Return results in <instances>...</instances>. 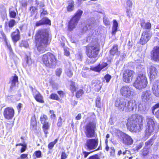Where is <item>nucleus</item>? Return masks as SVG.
Masks as SVG:
<instances>
[{
    "mask_svg": "<svg viewBox=\"0 0 159 159\" xmlns=\"http://www.w3.org/2000/svg\"><path fill=\"white\" fill-rule=\"evenodd\" d=\"M65 55L66 56H68L70 55V53L69 52V49L68 48L64 49Z\"/></svg>",
    "mask_w": 159,
    "mask_h": 159,
    "instance_id": "0e129e2a",
    "label": "nucleus"
},
{
    "mask_svg": "<svg viewBox=\"0 0 159 159\" xmlns=\"http://www.w3.org/2000/svg\"><path fill=\"white\" fill-rule=\"evenodd\" d=\"M57 93L61 98H63L64 97V93L63 91H57Z\"/></svg>",
    "mask_w": 159,
    "mask_h": 159,
    "instance_id": "69168bd1",
    "label": "nucleus"
},
{
    "mask_svg": "<svg viewBox=\"0 0 159 159\" xmlns=\"http://www.w3.org/2000/svg\"><path fill=\"white\" fill-rule=\"evenodd\" d=\"M125 100L123 98H117L115 101V106L117 108L121 109H143L142 105L139 104L138 107L134 100L129 101L127 103L125 102Z\"/></svg>",
    "mask_w": 159,
    "mask_h": 159,
    "instance_id": "20e7f679",
    "label": "nucleus"
},
{
    "mask_svg": "<svg viewBox=\"0 0 159 159\" xmlns=\"http://www.w3.org/2000/svg\"><path fill=\"white\" fill-rule=\"evenodd\" d=\"M32 156L34 159L40 158L42 156V152L40 150L36 151L33 154Z\"/></svg>",
    "mask_w": 159,
    "mask_h": 159,
    "instance_id": "2f4dec72",
    "label": "nucleus"
},
{
    "mask_svg": "<svg viewBox=\"0 0 159 159\" xmlns=\"http://www.w3.org/2000/svg\"><path fill=\"white\" fill-rule=\"evenodd\" d=\"M135 72L131 70H126L123 74V80L126 83H130L135 77Z\"/></svg>",
    "mask_w": 159,
    "mask_h": 159,
    "instance_id": "1a4fd4ad",
    "label": "nucleus"
},
{
    "mask_svg": "<svg viewBox=\"0 0 159 159\" xmlns=\"http://www.w3.org/2000/svg\"><path fill=\"white\" fill-rule=\"evenodd\" d=\"M120 93L125 98H129L134 95L135 92L130 86L126 85L121 87Z\"/></svg>",
    "mask_w": 159,
    "mask_h": 159,
    "instance_id": "0eeeda50",
    "label": "nucleus"
},
{
    "mask_svg": "<svg viewBox=\"0 0 159 159\" xmlns=\"http://www.w3.org/2000/svg\"><path fill=\"white\" fill-rule=\"evenodd\" d=\"M27 148V145L26 144H24V145L22 146L20 150V152L21 153L24 152L26 150Z\"/></svg>",
    "mask_w": 159,
    "mask_h": 159,
    "instance_id": "bf43d9fd",
    "label": "nucleus"
},
{
    "mask_svg": "<svg viewBox=\"0 0 159 159\" xmlns=\"http://www.w3.org/2000/svg\"><path fill=\"white\" fill-rule=\"evenodd\" d=\"M35 39L37 51L43 53L46 51V48L50 43L51 37L47 29L38 30L35 35Z\"/></svg>",
    "mask_w": 159,
    "mask_h": 159,
    "instance_id": "f03ea898",
    "label": "nucleus"
},
{
    "mask_svg": "<svg viewBox=\"0 0 159 159\" xmlns=\"http://www.w3.org/2000/svg\"><path fill=\"white\" fill-rule=\"evenodd\" d=\"M84 133L87 138H91L87 139L85 144L87 149L91 150L96 149L98 146V139L96 133V124L93 121L88 123L83 127Z\"/></svg>",
    "mask_w": 159,
    "mask_h": 159,
    "instance_id": "f257e3e1",
    "label": "nucleus"
},
{
    "mask_svg": "<svg viewBox=\"0 0 159 159\" xmlns=\"http://www.w3.org/2000/svg\"><path fill=\"white\" fill-rule=\"evenodd\" d=\"M92 84L93 87H95L98 90L101 89L102 84L100 81L98 80H93Z\"/></svg>",
    "mask_w": 159,
    "mask_h": 159,
    "instance_id": "bb28decb",
    "label": "nucleus"
},
{
    "mask_svg": "<svg viewBox=\"0 0 159 159\" xmlns=\"http://www.w3.org/2000/svg\"><path fill=\"white\" fill-rule=\"evenodd\" d=\"M10 82L11 83V87H12L15 85L18 82V77L16 75L12 77L10 79Z\"/></svg>",
    "mask_w": 159,
    "mask_h": 159,
    "instance_id": "7c9ffc66",
    "label": "nucleus"
},
{
    "mask_svg": "<svg viewBox=\"0 0 159 159\" xmlns=\"http://www.w3.org/2000/svg\"><path fill=\"white\" fill-rule=\"evenodd\" d=\"M123 143L127 145L132 144L133 143V140L131 137L126 134H124L123 138Z\"/></svg>",
    "mask_w": 159,
    "mask_h": 159,
    "instance_id": "a211bd4d",
    "label": "nucleus"
},
{
    "mask_svg": "<svg viewBox=\"0 0 159 159\" xmlns=\"http://www.w3.org/2000/svg\"><path fill=\"white\" fill-rule=\"evenodd\" d=\"M152 90L153 94L157 97H159V81L155 82L153 84Z\"/></svg>",
    "mask_w": 159,
    "mask_h": 159,
    "instance_id": "dca6fc26",
    "label": "nucleus"
},
{
    "mask_svg": "<svg viewBox=\"0 0 159 159\" xmlns=\"http://www.w3.org/2000/svg\"><path fill=\"white\" fill-rule=\"evenodd\" d=\"M141 98L143 102L147 103L152 99V93L150 90H148L143 92L141 93Z\"/></svg>",
    "mask_w": 159,
    "mask_h": 159,
    "instance_id": "f8f14e48",
    "label": "nucleus"
},
{
    "mask_svg": "<svg viewBox=\"0 0 159 159\" xmlns=\"http://www.w3.org/2000/svg\"><path fill=\"white\" fill-rule=\"evenodd\" d=\"M16 12L14 10H13L12 8H10L9 10L10 17L13 18H15L17 13L16 10Z\"/></svg>",
    "mask_w": 159,
    "mask_h": 159,
    "instance_id": "72a5a7b5",
    "label": "nucleus"
},
{
    "mask_svg": "<svg viewBox=\"0 0 159 159\" xmlns=\"http://www.w3.org/2000/svg\"><path fill=\"white\" fill-rule=\"evenodd\" d=\"M77 87L76 86V83L72 81H70L69 82V89L72 93H74L76 90Z\"/></svg>",
    "mask_w": 159,
    "mask_h": 159,
    "instance_id": "c85d7f7f",
    "label": "nucleus"
},
{
    "mask_svg": "<svg viewBox=\"0 0 159 159\" xmlns=\"http://www.w3.org/2000/svg\"><path fill=\"white\" fill-rule=\"evenodd\" d=\"M94 23H93L92 25H87L85 27H84L83 28V30H85L86 31L87 30L89 29H89H91L93 28V27L94 26Z\"/></svg>",
    "mask_w": 159,
    "mask_h": 159,
    "instance_id": "8fccbe9b",
    "label": "nucleus"
},
{
    "mask_svg": "<svg viewBox=\"0 0 159 159\" xmlns=\"http://www.w3.org/2000/svg\"><path fill=\"white\" fill-rule=\"evenodd\" d=\"M14 119L11 121H9V123L6 124V127L7 129L10 130L12 129L14 125Z\"/></svg>",
    "mask_w": 159,
    "mask_h": 159,
    "instance_id": "4c0bfd02",
    "label": "nucleus"
},
{
    "mask_svg": "<svg viewBox=\"0 0 159 159\" xmlns=\"http://www.w3.org/2000/svg\"><path fill=\"white\" fill-rule=\"evenodd\" d=\"M152 34L149 31L145 30L143 32L140 39V43L141 44H145L150 39Z\"/></svg>",
    "mask_w": 159,
    "mask_h": 159,
    "instance_id": "9d476101",
    "label": "nucleus"
},
{
    "mask_svg": "<svg viewBox=\"0 0 159 159\" xmlns=\"http://www.w3.org/2000/svg\"><path fill=\"white\" fill-rule=\"evenodd\" d=\"M115 150L114 147H111L110 148V156H113L115 155Z\"/></svg>",
    "mask_w": 159,
    "mask_h": 159,
    "instance_id": "09e8293b",
    "label": "nucleus"
},
{
    "mask_svg": "<svg viewBox=\"0 0 159 159\" xmlns=\"http://www.w3.org/2000/svg\"><path fill=\"white\" fill-rule=\"evenodd\" d=\"M84 93V91L82 89H80L76 93V96L78 98H80Z\"/></svg>",
    "mask_w": 159,
    "mask_h": 159,
    "instance_id": "c03bdc74",
    "label": "nucleus"
},
{
    "mask_svg": "<svg viewBox=\"0 0 159 159\" xmlns=\"http://www.w3.org/2000/svg\"><path fill=\"white\" fill-rule=\"evenodd\" d=\"M65 72L67 75L69 77H71L73 75V72L70 69H66V70Z\"/></svg>",
    "mask_w": 159,
    "mask_h": 159,
    "instance_id": "79ce46f5",
    "label": "nucleus"
},
{
    "mask_svg": "<svg viewBox=\"0 0 159 159\" xmlns=\"http://www.w3.org/2000/svg\"><path fill=\"white\" fill-rule=\"evenodd\" d=\"M153 139L152 138H151L148 141L145 143V146H151L153 144Z\"/></svg>",
    "mask_w": 159,
    "mask_h": 159,
    "instance_id": "de8ad7c7",
    "label": "nucleus"
},
{
    "mask_svg": "<svg viewBox=\"0 0 159 159\" xmlns=\"http://www.w3.org/2000/svg\"><path fill=\"white\" fill-rule=\"evenodd\" d=\"M50 23V20L47 18H43L41 20L37 21L35 24V26L39 27L45 24H49Z\"/></svg>",
    "mask_w": 159,
    "mask_h": 159,
    "instance_id": "6ab92c4d",
    "label": "nucleus"
},
{
    "mask_svg": "<svg viewBox=\"0 0 159 159\" xmlns=\"http://www.w3.org/2000/svg\"><path fill=\"white\" fill-rule=\"evenodd\" d=\"M147 126L148 128V130L149 131L151 129V127H152V129H154V127L155 128V125L153 119L150 117L147 118Z\"/></svg>",
    "mask_w": 159,
    "mask_h": 159,
    "instance_id": "aec40b11",
    "label": "nucleus"
},
{
    "mask_svg": "<svg viewBox=\"0 0 159 159\" xmlns=\"http://www.w3.org/2000/svg\"><path fill=\"white\" fill-rule=\"evenodd\" d=\"M88 159H99V158L97 154L91 156L89 157Z\"/></svg>",
    "mask_w": 159,
    "mask_h": 159,
    "instance_id": "e2e57ef3",
    "label": "nucleus"
},
{
    "mask_svg": "<svg viewBox=\"0 0 159 159\" xmlns=\"http://www.w3.org/2000/svg\"><path fill=\"white\" fill-rule=\"evenodd\" d=\"M29 87L32 90L33 95L35 99L39 102H43V97L41 94L36 89H33L32 86H30Z\"/></svg>",
    "mask_w": 159,
    "mask_h": 159,
    "instance_id": "ddd939ff",
    "label": "nucleus"
},
{
    "mask_svg": "<svg viewBox=\"0 0 159 159\" xmlns=\"http://www.w3.org/2000/svg\"><path fill=\"white\" fill-rule=\"evenodd\" d=\"M14 110H4L3 112L4 118L8 120L12 119L14 116Z\"/></svg>",
    "mask_w": 159,
    "mask_h": 159,
    "instance_id": "f3484780",
    "label": "nucleus"
},
{
    "mask_svg": "<svg viewBox=\"0 0 159 159\" xmlns=\"http://www.w3.org/2000/svg\"><path fill=\"white\" fill-rule=\"evenodd\" d=\"M42 124L43 125L42 128L44 134L47 135L48 133V130L50 129V124L48 122H47L42 123Z\"/></svg>",
    "mask_w": 159,
    "mask_h": 159,
    "instance_id": "a878e982",
    "label": "nucleus"
},
{
    "mask_svg": "<svg viewBox=\"0 0 159 159\" xmlns=\"http://www.w3.org/2000/svg\"><path fill=\"white\" fill-rule=\"evenodd\" d=\"M147 84L145 82L140 81L139 80H136L134 84V86L136 89H141L146 87Z\"/></svg>",
    "mask_w": 159,
    "mask_h": 159,
    "instance_id": "2eb2a0df",
    "label": "nucleus"
},
{
    "mask_svg": "<svg viewBox=\"0 0 159 159\" xmlns=\"http://www.w3.org/2000/svg\"><path fill=\"white\" fill-rule=\"evenodd\" d=\"M41 14H40V16L42 17L43 15H45L47 14V11L45 10L44 9L42 8H41L40 11Z\"/></svg>",
    "mask_w": 159,
    "mask_h": 159,
    "instance_id": "603ef678",
    "label": "nucleus"
},
{
    "mask_svg": "<svg viewBox=\"0 0 159 159\" xmlns=\"http://www.w3.org/2000/svg\"><path fill=\"white\" fill-rule=\"evenodd\" d=\"M87 55L90 58H96L99 50V46L97 44L93 46H89L87 48Z\"/></svg>",
    "mask_w": 159,
    "mask_h": 159,
    "instance_id": "6e6552de",
    "label": "nucleus"
},
{
    "mask_svg": "<svg viewBox=\"0 0 159 159\" xmlns=\"http://www.w3.org/2000/svg\"><path fill=\"white\" fill-rule=\"evenodd\" d=\"M84 155V157L85 158H86L90 154V152H86V151H84L83 152Z\"/></svg>",
    "mask_w": 159,
    "mask_h": 159,
    "instance_id": "774afa93",
    "label": "nucleus"
},
{
    "mask_svg": "<svg viewBox=\"0 0 159 159\" xmlns=\"http://www.w3.org/2000/svg\"><path fill=\"white\" fill-rule=\"evenodd\" d=\"M144 119V117L139 114L131 115L127 120L126 126L127 129L134 133L140 132L143 128Z\"/></svg>",
    "mask_w": 159,
    "mask_h": 159,
    "instance_id": "7ed1b4c3",
    "label": "nucleus"
},
{
    "mask_svg": "<svg viewBox=\"0 0 159 159\" xmlns=\"http://www.w3.org/2000/svg\"><path fill=\"white\" fill-rule=\"evenodd\" d=\"M110 54L112 56L117 55L119 56L120 54V52L118 50V45L116 44L114 45L112 49L110 50Z\"/></svg>",
    "mask_w": 159,
    "mask_h": 159,
    "instance_id": "412c9836",
    "label": "nucleus"
},
{
    "mask_svg": "<svg viewBox=\"0 0 159 159\" xmlns=\"http://www.w3.org/2000/svg\"><path fill=\"white\" fill-rule=\"evenodd\" d=\"M37 123L35 116L32 117L30 120V129L33 130L37 129Z\"/></svg>",
    "mask_w": 159,
    "mask_h": 159,
    "instance_id": "393cba45",
    "label": "nucleus"
},
{
    "mask_svg": "<svg viewBox=\"0 0 159 159\" xmlns=\"http://www.w3.org/2000/svg\"><path fill=\"white\" fill-rule=\"evenodd\" d=\"M62 119L61 117L60 116L58 119V121L57 123V125L59 127H61L62 126Z\"/></svg>",
    "mask_w": 159,
    "mask_h": 159,
    "instance_id": "37998d69",
    "label": "nucleus"
},
{
    "mask_svg": "<svg viewBox=\"0 0 159 159\" xmlns=\"http://www.w3.org/2000/svg\"><path fill=\"white\" fill-rule=\"evenodd\" d=\"M68 6L67 7V10L68 11H71L74 10L75 2L73 0H69L68 2Z\"/></svg>",
    "mask_w": 159,
    "mask_h": 159,
    "instance_id": "cd10ccee",
    "label": "nucleus"
},
{
    "mask_svg": "<svg viewBox=\"0 0 159 159\" xmlns=\"http://www.w3.org/2000/svg\"><path fill=\"white\" fill-rule=\"evenodd\" d=\"M62 73V70L61 69H57L56 71V75L59 77Z\"/></svg>",
    "mask_w": 159,
    "mask_h": 159,
    "instance_id": "4d7b16f0",
    "label": "nucleus"
},
{
    "mask_svg": "<svg viewBox=\"0 0 159 159\" xmlns=\"http://www.w3.org/2000/svg\"><path fill=\"white\" fill-rule=\"evenodd\" d=\"M8 23L9 27L12 28L16 25V22L14 20L12 19Z\"/></svg>",
    "mask_w": 159,
    "mask_h": 159,
    "instance_id": "a19ab883",
    "label": "nucleus"
},
{
    "mask_svg": "<svg viewBox=\"0 0 159 159\" xmlns=\"http://www.w3.org/2000/svg\"><path fill=\"white\" fill-rule=\"evenodd\" d=\"M148 153V151L147 149H143L142 151V155L143 156H146Z\"/></svg>",
    "mask_w": 159,
    "mask_h": 159,
    "instance_id": "052dcab7",
    "label": "nucleus"
},
{
    "mask_svg": "<svg viewBox=\"0 0 159 159\" xmlns=\"http://www.w3.org/2000/svg\"><path fill=\"white\" fill-rule=\"evenodd\" d=\"M48 118L47 116L45 114L41 115L40 118V120L41 124L47 122Z\"/></svg>",
    "mask_w": 159,
    "mask_h": 159,
    "instance_id": "c9c22d12",
    "label": "nucleus"
},
{
    "mask_svg": "<svg viewBox=\"0 0 159 159\" xmlns=\"http://www.w3.org/2000/svg\"><path fill=\"white\" fill-rule=\"evenodd\" d=\"M26 62L29 65H31L32 63L31 59L30 57L26 56Z\"/></svg>",
    "mask_w": 159,
    "mask_h": 159,
    "instance_id": "3c124183",
    "label": "nucleus"
},
{
    "mask_svg": "<svg viewBox=\"0 0 159 159\" xmlns=\"http://www.w3.org/2000/svg\"><path fill=\"white\" fill-rule=\"evenodd\" d=\"M42 61L46 66L51 68H55L57 61L55 56L50 53H48L44 55Z\"/></svg>",
    "mask_w": 159,
    "mask_h": 159,
    "instance_id": "39448f33",
    "label": "nucleus"
},
{
    "mask_svg": "<svg viewBox=\"0 0 159 159\" xmlns=\"http://www.w3.org/2000/svg\"><path fill=\"white\" fill-rule=\"evenodd\" d=\"M126 8L127 9V12H128L132 7V3L130 0H128L126 2Z\"/></svg>",
    "mask_w": 159,
    "mask_h": 159,
    "instance_id": "e433bc0d",
    "label": "nucleus"
},
{
    "mask_svg": "<svg viewBox=\"0 0 159 159\" xmlns=\"http://www.w3.org/2000/svg\"><path fill=\"white\" fill-rule=\"evenodd\" d=\"M111 78V75L108 74L106 75L104 77L105 80L106 81V82L107 83H109Z\"/></svg>",
    "mask_w": 159,
    "mask_h": 159,
    "instance_id": "49530a36",
    "label": "nucleus"
},
{
    "mask_svg": "<svg viewBox=\"0 0 159 159\" xmlns=\"http://www.w3.org/2000/svg\"><path fill=\"white\" fill-rule=\"evenodd\" d=\"M148 67V72L150 80L151 81L157 78L158 71L153 65H149Z\"/></svg>",
    "mask_w": 159,
    "mask_h": 159,
    "instance_id": "9b49d317",
    "label": "nucleus"
},
{
    "mask_svg": "<svg viewBox=\"0 0 159 159\" xmlns=\"http://www.w3.org/2000/svg\"><path fill=\"white\" fill-rule=\"evenodd\" d=\"M107 66V64L106 62L100 63L97 66L94 67L93 70L95 71L99 72L101 70L106 67Z\"/></svg>",
    "mask_w": 159,
    "mask_h": 159,
    "instance_id": "5701e85b",
    "label": "nucleus"
},
{
    "mask_svg": "<svg viewBox=\"0 0 159 159\" xmlns=\"http://www.w3.org/2000/svg\"><path fill=\"white\" fill-rule=\"evenodd\" d=\"M28 154L27 153H23L20 155V158L21 159H25L28 158Z\"/></svg>",
    "mask_w": 159,
    "mask_h": 159,
    "instance_id": "5fc2aeb1",
    "label": "nucleus"
},
{
    "mask_svg": "<svg viewBox=\"0 0 159 159\" xmlns=\"http://www.w3.org/2000/svg\"><path fill=\"white\" fill-rule=\"evenodd\" d=\"M151 57L154 61H159V47H155L151 52Z\"/></svg>",
    "mask_w": 159,
    "mask_h": 159,
    "instance_id": "4468645a",
    "label": "nucleus"
},
{
    "mask_svg": "<svg viewBox=\"0 0 159 159\" xmlns=\"http://www.w3.org/2000/svg\"><path fill=\"white\" fill-rule=\"evenodd\" d=\"M38 9V8L35 6H32L30 8V10L31 13L34 14L35 11Z\"/></svg>",
    "mask_w": 159,
    "mask_h": 159,
    "instance_id": "6e6d98bb",
    "label": "nucleus"
},
{
    "mask_svg": "<svg viewBox=\"0 0 159 159\" xmlns=\"http://www.w3.org/2000/svg\"><path fill=\"white\" fill-rule=\"evenodd\" d=\"M67 156L65 152H62L61 154V159H66L67 157Z\"/></svg>",
    "mask_w": 159,
    "mask_h": 159,
    "instance_id": "13d9d810",
    "label": "nucleus"
},
{
    "mask_svg": "<svg viewBox=\"0 0 159 159\" xmlns=\"http://www.w3.org/2000/svg\"><path fill=\"white\" fill-rule=\"evenodd\" d=\"M141 26L143 29L146 30L150 29L151 27L150 23H145L143 21L141 23Z\"/></svg>",
    "mask_w": 159,
    "mask_h": 159,
    "instance_id": "c756f323",
    "label": "nucleus"
},
{
    "mask_svg": "<svg viewBox=\"0 0 159 159\" xmlns=\"http://www.w3.org/2000/svg\"><path fill=\"white\" fill-rule=\"evenodd\" d=\"M118 23L115 20H114L112 33L113 35L115 34L117 30Z\"/></svg>",
    "mask_w": 159,
    "mask_h": 159,
    "instance_id": "f704fd0d",
    "label": "nucleus"
},
{
    "mask_svg": "<svg viewBox=\"0 0 159 159\" xmlns=\"http://www.w3.org/2000/svg\"><path fill=\"white\" fill-rule=\"evenodd\" d=\"M58 138H57L55 139L53 142H50L48 145V148L49 150H52L53 148L54 145L57 142Z\"/></svg>",
    "mask_w": 159,
    "mask_h": 159,
    "instance_id": "473e14b6",
    "label": "nucleus"
},
{
    "mask_svg": "<svg viewBox=\"0 0 159 159\" xmlns=\"http://www.w3.org/2000/svg\"><path fill=\"white\" fill-rule=\"evenodd\" d=\"M35 2L36 6L37 8L39 7L42 8V7H44V3L42 2L37 0H35Z\"/></svg>",
    "mask_w": 159,
    "mask_h": 159,
    "instance_id": "58836bf2",
    "label": "nucleus"
},
{
    "mask_svg": "<svg viewBox=\"0 0 159 159\" xmlns=\"http://www.w3.org/2000/svg\"><path fill=\"white\" fill-rule=\"evenodd\" d=\"M20 32L18 29H16L15 31L11 34L12 39L14 42H16L19 39Z\"/></svg>",
    "mask_w": 159,
    "mask_h": 159,
    "instance_id": "4be33fe9",
    "label": "nucleus"
},
{
    "mask_svg": "<svg viewBox=\"0 0 159 159\" xmlns=\"http://www.w3.org/2000/svg\"><path fill=\"white\" fill-rule=\"evenodd\" d=\"M83 13L82 11L79 10L68 22V25L69 30L71 31L75 28Z\"/></svg>",
    "mask_w": 159,
    "mask_h": 159,
    "instance_id": "423d86ee",
    "label": "nucleus"
},
{
    "mask_svg": "<svg viewBox=\"0 0 159 159\" xmlns=\"http://www.w3.org/2000/svg\"><path fill=\"white\" fill-rule=\"evenodd\" d=\"M50 113L51 114L50 116V118L51 119H55L56 118V115L54 113V112L53 110H50Z\"/></svg>",
    "mask_w": 159,
    "mask_h": 159,
    "instance_id": "864d4df0",
    "label": "nucleus"
},
{
    "mask_svg": "<svg viewBox=\"0 0 159 159\" xmlns=\"http://www.w3.org/2000/svg\"><path fill=\"white\" fill-rule=\"evenodd\" d=\"M101 99L99 97H98L97 98L96 101V106L98 108H100L101 106V104L100 102Z\"/></svg>",
    "mask_w": 159,
    "mask_h": 159,
    "instance_id": "a18cd8bd",
    "label": "nucleus"
},
{
    "mask_svg": "<svg viewBox=\"0 0 159 159\" xmlns=\"http://www.w3.org/2000/svg\"><path fill=\"white\" fill-rule=\"evenodd\" d=\"M159 108V102L153 106L152 108V109H156Z\"/></svg>",
    "mask_w": 159,
    "mask_h": 159,
    "instance_id": "338daca9",
    "label": "nucleus"
},
{
    "mask_svg": "<svg viewBox=\"0 0 159 159\" xmlns=\"http://www.w3.org/2000/svg\"><path fill=\"white\" fill-rule=\"evenodd\" d=\"M103 22L105 25H109L110 24V22L107 19L105 18H103Z\"/></svg>",
    "mask_w": 159,
    "mask_h": 159,
    "instance_id": "680f3d73",
    "label": "nucleus"
},
{
    "mask_svg": "<svg viewBox=\"0 0 159 159\" xmlns=\"http://www.w3.org/2000/svg\"><path fill=\"white\" fill-rule=\"evenodd\" d=\"M137 80H139L140 81H142L143 82H145V83H148L145 73L144 72H140L138 75Z\"/></svg>",
    "mask_w": 159,
    "mask_h": 159,
    "instance_id": "b1692460",
    "label": "nucleus"
},
{
    "mask_svg": "<svg viewBox=\"0 0 159 159\" xmlns=\"http://www.w3.org/2000/svg\"><path fill=\"white\" fill-rule=\"evenodd\" d=\"M50 98L52 100H55L58 101L60 100V98L55 93H52L50 96Z\"/></svg>",
    "mask_w": 159,
    "mask_h": 159,
    "instance_id": "ea45409f",
    "label": "nucleus"
}]
</instances>
